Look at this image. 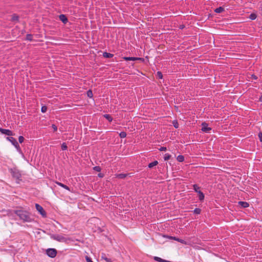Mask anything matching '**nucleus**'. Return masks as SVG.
I'll return each mask as SVG.
<instances>
[{
	"label": "nucleus",
	"mask_w": 262,
	"mask_h": 262,
	"mask_svg": "<svg viewBox=\"0 0 262 262\" xmlns=\"http://www.w3.org/2000/svg\"><path fill=\"white\" fill-rule=\"evenodd\" d=\"M14 212L19 217L20 220L23 221V222H31L32 221V219L30 216V213L27 211L24 210H14Z\"/></svg>",
	"instance_id": "f257e3e1"
},
{
	"label": "nucleus",
	"mask_w": 262,
	"mask_h": 262,
	"mask_svg": "<svg viewBox=\"0 0 262 262\" xmlns=\"http://www.w3.org/2000/svg\"><path fill=\"white\" fill-rule=\"evenodd\" d=\"M9 171L11 173L12 177L15 179L17 183L19 184L22 181L21 174L18 169L16 168H10Z\"/></svg>",
	"instance_id": "f03ea898"
},
{
	"label": "nucleus",
	"mask_w": 262,
	"mask_h": 262,
	"mask_svg": "<svg viewBox=\"0 0 262 262\" xmlns=\"http://www.w3.org/2000/svg\"><path fill=\"white\" fill-rule=\"evenodd\" d=\"M7 140L10 141L12 145L14 146V147L17 149V150L19 151H21V148L20 146L19 145L16 139L12 137H7Z\"/></svg>",
	"instance_id": "7ed1b4c3"
},
{
	"label": "nucleus",
	"mask_w": 262,
	"mask_h": 262,
	"mask_svg": "<svg viewBox=\"0 0 262 262\" xmlns=\"http://www.w3.org/2000/svg\"><path fill=\"white\" fill-rule=\"evenodd\" d=\"M46 254L49 257L54 258L57 255V250L54 248H49L46 250Z\"/></svg>",
	"instance_id": "20e7f679"
},
{
	"label": "nucleus",
	"mask_w": 262,
	"mask_h": 262,
	"mask_svg": "<svg viewBox=\"0 0 262 262\" xmlns=\"http://www.w3.org/2000/svg\"><path fill=\"white\" fill-rule=\"evenodd\" d=\"M35 208L38 211V212L43 216V217H46L47 213L45 211L43 208L41 206L39 205L38 204H35Z\"/></svg>",
	"instance_id": "39448f33"
},
{
	"label": "nucleus",
	"mask_w": 262,
	"mask_h": 262,
	"mask_svg": "<svg viewBox=\"0 0 262 262\" xmlns=\"http://www.w3.org/2000/svg\"><path fill=\"white\" fill-rule=\"evenodd\" d=\"M0 132L3 134H5L9 136L13 135V132L11 130L8 129L0 128Z\"/></svg>",
	"instance_id": "423d86ee"
},
{
	"label": "nucleus",
	"mask_w": 262,
	"mask_h": 262,
	"mask_svg": "<svg viewBox=\"0 0 262 262\" xmlns=\"http://www.w3.org/2000/svg\"><path fill=\"white\" fill-rule=\"evenodd\" d=\"M202 130L205 133H209L210 131L211 130V128L208 126V124L205 123L203 122L202 124Z\"/></svg>",
	"instance_id": "0eeeda50"
},
{
	"label": "nucleus",
	"mask_w": 262,
	"mask_h": 262,
	"mask_svg": "<svg viewBox=\"0 0 262 262\" xmlns=\"http://www.w3.org/2000/svg\"><path fill=\"white\" fill-rule=\"evenodd\" d=\"M123 59L128 61H136V60H144V59L143 58H140V57H124Z\"/></svg>",
	"instance_id": "6e6552de"
},
{
	"label": "nucleus",
	"mask_w": 262,
	"mask_h": 262,
	"mask_svg": "<svg viewBox=\"0 0 262 262\" xmlns=\"http://www.w3.org/2000/svg\"><path fill=\"white\" fill-rule=\"evenodd\" d=\"M52 238L55 240L58 241V242L63 241L65 239V238L63 236L59 235V234L53 235L52 236Z\"/></svg>",
	"instance_id": "1a4fd4ad"
},
{
	"label": "nucleus",
	"mask_w": 262,
	"mask_h": 262,
	"mask_svg": "<svg viewBox=\"0 0 262 262\" xmlns=\"http://www.w3.org/2000/svg\"><path fill=\"white\" fill-rule=\"evenodd\" d=\"M237 203L241 208H246L249 206V204L247 202L239 201Z\"/></svg>",
	"instance_id": "9d476101"
},
{
	"label": "nucleus",
	"mask_w": 262,
	"mask_h": 262,
	"mask_svg": "<svg viewBox=\"0 0 262 262\" xmlns=\"http://www.w3.org/2000/svg\"><path fill=\"white\" fill-rule=\"evenodd\" d=\"M59 18L60 20H61L64 24H67L68 21V19L64 14H60L59 16Z\"/></svg>",
	"instance_id": "9b49d317"
},
{
	"label": "nucleus",
	"mask_w": 262,
	"mask_h": 262,
	"mask_svg": "<svg viewBox=\"0 0 262 262\" xmlns=\"http://www.w3.org/2000/svg\"><path fill=\"white\" fill-rule=\"evenodd\" d=\"M101 260H104L105 262H112L111 259L108 258L106 255L104 253H101Z\"/></svg>",
	"instance_id": "f8f14e48"
},
{
	"label": "nucleus",
	"mask_w": 262,
	"mask_h": 262,
	"mask_svg": "<svg viewBox=\"0 0 262 262\" xmlns=\"http://www.w3.org/2000/svg\"><path fill=\"white\" fill-rule=\"evenodd\" d=\"M231 180L236 183H238L239 181L240 177L239 176H234L233 175H230V184L232 183Z\"/></svg>",
	"instance_id": "ddd939ff"
},
{
	"label": "nucleus",
	"mask_w": 262,
	"mask_h": 262,
	"mask_svg": "<svg viewBox=\"0 0 262 262\" xmlns=\"http://www.w3.org/2000/svg\"><path fill=\"white\" fill-rule=\"evenodd\" d=\"M163 237L167 238L170 239L175 240V241H177L178 242H179L180 240V238H178L177 237L169 236V235H164Z\"/></svg>",
	"instance_id": "4468645a"
},
{
	"label": "nucleus",
	"mask_w": 262,
	"mask_h": 262,
	"mask_svg": "<svg viewBox=\"0 0 262 262\" xmlns=\"http://www.w3.org/2000/svg\"><path fill=\"white\" fill-rule=\"evenodd\" d=\"M56 184H57L58 186H60V187L63 188L64 189L70 191V188L66 185H64L60 182H56Z\"/></svg>",
	"instance_id": "2eb2a0df"
},
{
	"label": "nucleus",
	"mask_w": 262,
	"mask_h": 262,
	"mask_svg": "<svg viewBox=\"0 0 262 262\" xmlns=\"http://www.w3.org/2000/svg\"><path fill=\"white\" fill-rule=\"evenodd\" d=\"M103 56L107 58H112L114 56V54L107 52H104L103 53Z\"/></svg>",
	"instance_id": "dca6fc26"
},
{
	"label": "nucleus",
	"mask_w": 262,
	"mask_h": 262,
	"mask_svg": "<svg viewBox=\"0 0 262 262\" xmlns=\"http://www.w3.org/2000/svg\"><path fill=\"white\" fill-rule=\"evenodd\" d=\"M18 20H19V17H18V16L17 14H13L12 15V17H11V20L12 21H18Z\"/></svg>",
	"instance_id": "f3484780"
},
{
	"label": "nucleus",
	"mask_w": 262,
	"mask_h": 262,
	"mask_svg": "<svg viewBox=\"0 0 262 262\" xmlns=\"http://www.w3.org/2000/svg\"><path fill=\"white\" fill-rule=\"evenodd\" d=\"M158 162L157 161H155L152 162L148 164V168H152L154 166L158 165Z\"/></svg>",
	"instance_id": "a211bd4d"
},
{
	"label": "nucleus",
	"mask_w": 262,
	"mask_h": 262,
	"mask_svg": "<svg viewBox=\"0 0 262 262\" xmlns=\"http://www.w3.org/2000/svg\"><path fill=\"white\" fill-rule=\"evenodd\" d=\"M198 194H199V200L201 201H203L204 199V197H205L204 193L201 191H199V192H198Z\"/></svg>",
	"instance_id": "6ab92c4d"
},
{
	"label": "nucleus",
	"mask_w": 262,
	"mask_h": 262,
	"mask_svg": "<svg viewBox=\"0 0 262 262\" xmlns=\"http://www.w3.org/2000/svg\"><path fill=\"white\" fill-rule=\"evenodd\" d=\"M104 117L109 122H112L113 120V118L109 114H105L103 115Z\"/></svg>",
	"instance_id": "aec40b11"
},
{
	"label": "nucleus",
	"mask_w": 262,
	"mask_h": 262,
	"mask_svg": "<svg viewBox=\"0 0 262 262\" xmlns=\"http://www.w3.org/2000/svg\"><path fill=\"white\" fill-rule=\"evenodd\" d=\"M127 174L125 173H119L116 176V177L119 179H124L126 177Z\"/></svg>",
	"instance_id": "412c9836"
},
{
	"label": "nucleus",
	"mask_w": 262,
	"mask_h": 262,
	"mask_svg": "<svg viewBox=\"0 0 262 262\" xmlns=\"http://www.w3.org/2000/svg\"><path fill=\"white\" fill-rule=\"evenodd\" d=\"M177 160L180 162H183L184 161V157L182 155H179L177 158Z\"/></svg>",
	"instance_id": "4be33fe9"
},
{
	"label": "nucleus",
	"mask_w": 262,
	"mask_h": 262,
	"mask_svg": "<svg viewBox=\"0 0 262 262\" xmlns=\"http://www.w3.org/2000/svg\"><path fill=\"white\" fill-rule=\"evenodd\" d=\"M193 188L194 190L197 193H198V192H199V191H200V187L197 184H194L193 185Z\"/></svg>",
	"instance_id": "5701e85b"
},
{
	"label": "nucleus",
	"mask_w": 262,
	"mask_h": 262,
	"mask_svg": "<svg viewBox=\"0 0 262 262\" xmlns=\"http://www.w3.org/2000/svg\"><path fill=\"white\" fill-rule=\"evenodd\" d=\"M26 39L29 41L33 40V35L31 34H27Z\"/></svg>",
	"instance_id": "b1692460"
},
{
	"label": "nucleus",
	"mask_w": 262,
	"mask_h": 262,
	"mask_svg": "<svg viewBox=\"0 0 262 262\" xmlns=\"http://www.w3.org/2000/svg\"><path fill=\"white\" fill-rule=\"evenodd\" d=\"M224 11V8L222 7H220L215 9V12L216 13H221Z\"/></svg>",
	"instance_id": "393cba45"
},
{
	"label": "nucleus",
	"mask_w": 262,
	"mask_h": 262,
	"mask_svg": "<svg viewBox=\"0 0 262 262\" xmlns=\"http://www.w3.org/2000/svg\"><path fill=\"white\" fill-rule=\"evenodd\" d=\"M179 242L186 245H190V243L189 242H187L182 239H180Z\"/></svg>",
	"instance_id": "a878e982"
},
{
	"label": "nucleus",
	"mask_w": 262,
	"mask_h": 262,
	"mask_svg": "<svg viewBox=\"0 0 262 262\" xmlns=\"http://www.w3.org/2000/svg\"><path fill=\"white\" fill-rule=\"evenodd\" d=\"M171 158V155L168 153L165 154L164 156V159L165 161L169 160Z\"/></svg>",
	"instance_id": "bb28decb"
},
{
	"label": "nucleus",
	"mask_w": 262,
	"mask_h": 262,
	"mask_svg": "<svg viewBox=\"0 0 262 262\" xmlns=\"http://www.w3.org/2000/svg\"><path fill=\"white\" fill-rule=\"evenodd\" d=\"M201 209L199 208H196L194 209V210H193V212L195 213V214H199L201 213Z\"/></svg>",
	"instance_id": "cd10ccee"
},
{
	"label": "nucleus",
	"mask_w": 262,
	"mask_h": 262,
	"mask_svg": "<svg viewBox=\"0 0 262 262\" xmlns=\"http://www.w3.org/2000/svg\"><path fill=\"white\" fill-rule=\"evenodd\" d=\"M119 136L121 138H124L125 137H126V132H121L120 134H119Z\"/></svg>",
	"instance_id": "c85d7f7f"
},
{
	"label": "nucleus",
	"mask_w": 262,
	"mask_h": 262,
	"mask_svg": "<svg viewBox=\"0 0 262 262\" xmlns=\"http://www.w3.org/2000/svg\"><path fill=\"white\" fill-rule=\"evenodd\" d=\"M61 149L62 150H67L68 149V146H67V145L66 143H63L61 144Z\"/></svg>",
	"instance_id": "c756f323"
},
{
	"label": "nucleus",
	"mask_w": 262,
	"mask_h": 262,
	"mask_svg": "<svg viewBox=\"0 0 262 262\" xmlns=\"http://www.w3.org/2000/svg\"><path fill=\"white\" fill-rule=\"evenodd\" d=\"M172 124L174 128H178L179 127V123L177 120H173L172 122Z\"/></svg>",
	"instance_id": "7c9ffc66"
},
{
	"label": "nucleus",
	"mask_w": 262,
	"mask_h": 262,
	"mask_svg": "<svg viewBox=\"0 0 262 262\" xmlns=\"http://www.w3.org/2000/svg\"><path fill=\"white\" fill-rule=\"evenodd\" d=\"M154 260H155L156 261H158V262H163V259H162L159 257L155 256L154 257Z\"/></svg>",
	"instance_id": "2f4dec72"
},
{
	"label": "nucleus",
	"mask_w": 262,
	"mask_h": 262,
	"mask_svg": "<svg viewBox=\"0 0 262 262\" xmlns=\"http://www.w3.org/2000/svg\"><path fill=\"white\" fill-rule=\"evenodd\" d=\"M87 96L90 98H92L93 96L92 91L89 90L87 91Z\"/></svg>",
	"instance_id": "473e14b6"
},
{
	"label": "nucleus",
	"mask_w": 262,
	"mask_h": 262,
	"mask_svg": "<svg viewBox=\"0 0 262 262\" xmlns=\"http://www.w3.org/2000/svg\"><path fill=\"white\" fill-rule=\"evenodd\" d=\"M249 18L251 19V20H254L256 19V15L254 13H251L250 15V16H249Z\"/></svg>",
	"instance_id": "72a5a7b5"
},
{
	"label": "nucleus",
	"mask_w": 262,
	"mask_h": 262,
	"mask_svg": "<svg viewBox=\"0 0 262 262\" xmlns=\"http://www.w3.org/2000/svg\"><path fill=\"white\" fill-rule=\"evenodd\" d=\"M93 169L96 171L100 172L101 170V168L99 166H96L93 167Z\"/></svg>",
	"instance_id": "f704fd0d"
},
{
	"label": "nucleus",
	"mask_w": 262,
	"mask_h": 262,
	"mask_svg": "<svg viewBox=\"0 0 262 262\" xmlns=\"http://www.w3.org/2000/svg\"><path fill=\"white\" fill-rule=\"evenodd\" d=\"M47 111V107L46 105L42 106L41 108V112L42 113H45Z\"/></svg>",
	"instance_id": "c9c22d12"
},
{
	"label": "nucleus",
	"mask_w": 262,
	"mask_h": 262,
	"mask_svg": "<svg viewBox=\"0 0 262 262\" xmlns=\"http://www.w3.org/2000/svg\"><path fill=\"white\" fill-rule=\"evenodd\" d=\"M24 138L23 136H20L19 137H18V141L20 143H21L24 142Z\"/></svg>",
	"instance_id": "e433bc0d"
},
{
	"label": "nucleus",
	"mask_w": 262,
	"mask_h": 262,
	"mask_svg": "<svg viewBox=\"0 0 262 262\" xmlns=\"http://www.w3.org/2000/svg\"><path fill=\"white\" fill-rule=\"evenodd\" d=\"M157 75L160 79H162L163 78V75L161 72H157Z\"/></svg>",
	"instance_id": "4c0bfd02"
},
{
	"label": "nucleus",
	"mask_w": 262,
	"mask_h": 262,
	"mask_svg": "<svg viewBox=\"0 0 262 262\" xmlns=\"http://www.w3.org/2000/svg\"><path fill=\"white\" fill-rule=\"evenodd\" d=\"M52 127L53 128L54 132H56L57 130V127L55 124H52Z\"/></svg>",
	"instance_id": "58836bf2"
},
{
	"label": "nucleus",
	"mask_w": 262,
	"mask_h": 262,
	"mask_svg": "<svg viewBox=\"0 0 262 262\" xmlns=\"http://www.w3.org/2000/svg\"><path fill=\"white\" fill-rule=\"evenodd\" d=\"M167 148L166 147L162 146L159 148L160 151H165L166 150Z\"/></svg>",
	"instance_id": "ea45409f"
},
{
	"label": "nucleus",
	"mask_w": 262,
	"mask_h": 262,
	"mask_svg": "<svg viewBox=\"0 0 262 262\" xmlns=\"http://www.w3.org/2000/svg\"><path fill=\"white\" fill-rule=\"evenodd\" d=\"M86 260L87 262H93L91 258L90 257H89L88 256H86Z\"/></svg>",
	"instance_id": "a19ab883"
},
{
	"label": "nucleus",
	"mask_w": 262,
	"mask_h": 262,
	"mask_svg": "<svg viewBox=\"0 0 262 262\" xmlns=\"http://www.w3.org/2000/svg\"><path fill=\"white\" fill-rule=\"evenodd\" d=\"M98 176L100 178H103L104 176V174L102 173H98Z\"/></svg>",
	"instance_id": "79ce46f5"
},
{
	"label": "nucleus",
	"mask_w": 262,
	"mask_h": 262,
	"mask_svg": "<svg viewBox=\"0 0 262 262\" xmlns=\"http://www.w3.org/2000/svg\"><path fill=\"white\" fill-rule=\"evenodd\" d=\"M185 27V26L184 25H180V27H179V29H184Z\"/></svg>",
	"instance_id": "37998d69"
},
{
	"label": "nucleus",
	"mask_w": 262,
	"mask_h": 262,
	"mask_svg": "<svg viewBox=\"0 0 262 262\" xmlns=\"http://www.w3.org/2000/svg\"><path fill=\"white\" fill-rule=\"evenodd\" d=\"M252 77H253V79H257V77L255 75H252Z\"/></svg>",
	"instance_id": "c03bdc74"
},
{
	"label": "nucleus",
	"mask_w": 262,
	"mask_h": 262,
	"mask_svg": "<svg viewBox=\"0 0 262 262\" xmlns=\"http://www.w3.org/2000/svg\"><path fill=\"white\" fill-rule=\"evenodd\" d=\"M259 100L260 102H262V95L260 96Z\"/></svg>",
	"instance_id": "a18cd8bd"
},
{
	"label": "nucleus",
	"mask_w": 262,
	"mask_h": 262,
	"mask_svg": "<svg viewBox=\"0 0 262 262\" xmlns=\"http://www.w3.org/2000/svg\"><path fill=\"white\" fill-rule=\"evenodd\" d=\"M163 262H171V261H168V260H167L163 259Z\"/></svg>",
	"instance_id": "49530a36"
},
{
	"label": "nucleus",
	"mask_w": 262,
	"mask_h": 262,
	"mask_svg": "<svg viewBox=\"0 0 262 262\" xmlns=\"http://www.w3.org/2000/svg\"><path fill=\"white\" fill-rule=\"evenodd\" d=\"M232 185L233 186H236L234 183L233 184H232Z\"/></svg>",
	"instance_id": "de8ad7c7"
}]
</instances>
